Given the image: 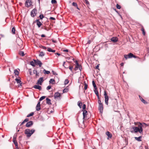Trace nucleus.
<instances>
[{"label": "nucleus", "mask_w": 149, "mask_h": 149, "mask_svg": "<svg viewBox=\"0 0 149 149\" xmlns=\"http://www.w3.org/2000/svg\"><path fill=\"white\" fill-rule=\"evenodd\" d=\"M36 22L37 25L38 27H39V28H40L41 26V25H42V24L41 23V22H40L39 21V19L36 20L35 21V22Z\"/></svg>", "instance_id": "9"}, {"label": "nucleus", "mask_w": 149, "mask_h": 149, "mask_svg": "<svg viewBox=\"0 0 149 149\" xmlns=\"http://www.w3.org/2000/svg\"><path fill=\"white\" fill-rule=\"evenodd\" d=\"M37 13V10L36 9H33L31 12V17H34L36 16Z\"/></svg>", "instance_id": "4"}, {"label": "nucleus", "mask_w": 149, "mask_h": 149, "mask_svg": "<svg viewBox=\"0 0 149 149\" xmlns=\"http://www.w3.org/2000/svg\"><path fill=\"white\" fill-rule=\"evenodd\" d=\"M91 42V41L90 40H88L87 42V43L90 44Z\"/></svg>", "instance_id": "64"}, {"label": "nucleus", "mask_w": 149, "mask_h": 149, "mask_svg": "<svg viewBox=\"0 0 149 149\" xmlns=\"http://www.w3.org/2000/svg\"><path fill=\"white\" fill-rule=\"evenodd\" d=\"M86 105L85 104H83V106H82V107L83 109L84 110V109L86 108Z\"/></svg>", "instance_id": "46"}, {"label": "nucleus", "mask_w": 149, "mask_h": 149, "mask_svg": "<svg viewBox=\"0 0 149 149\" xmlns=\"http://www.w3.org/2000/svg\"><path fill=\"white\" fill-rule=\"evenodd\" d=\"M92 84H93V86L94 87L95 89H97V87L96 86L95 81H92Z\"/></svg>", "instance_id": "23"}, {"label": "nucleus", "mask_w": 149, "mask_h": 149, "mask_svg": "<svg viewBox=\"0 0 149 149\" xmlns=\"http://www.w3.org/2000/svg\"><path fill=\"white\" fill-rule=\"evenodd\" d=\"M67 58L68 59H70V58H71L72 60H74V59L73 58H72V57H71L70 58H69V57H67Z\"/></svg>", "instance_id": "57"}, {"label": "nucleus", "mask_w": 149, "mask_h": 149, "mask_svg": "<svg viewBox=\"0 0 149 149\" xmlns=\"http://www.w3.org/2000/svg\"><path fill=\"white\" fill-rule=\"evenodd\" d=\"M116 8L118 9H120L121 8V6L120 5L117 4L116 6Z\"/></svg>", "instance_id": "38"}, {"label": "nucleus", "mask_w": 149, "mask_h": 149, "mask_svg": "<svg viewBox=\"0 0 149 149\" xmlns=\"http://www.w3.org/2000/svg\"><path fill=\"white\" fill-rule=\"evenodd\" d=\"M19 54L22 56H24L25 55L24 52L21 51L19 52Z\"/></svg>", "instance_id": "21"}, {"label": "nucleus", "mask_w": 149, "mask_h": 149, "mask_svg": "<svg viewBox=\"0 0 149 149\" xmlns=\"http://www.w3.org/2000/svg\"><path fill=\"white\" fill-rule=\"evenodd\" d=\"M103 107L102 104H101V105H99L98 109L99 110L100 113H102L103 112Z\"/></svg>", "instance_id": "10"}, {"label": "nucleus", "mask_w": 149, "mask_h": 149, "mask_svg": "<svg viewBox=\"0 0 149 149\" xmlns=\"http://www.w3.org/2000/svg\"><path fill=\"white\" fill-rule=\"evenodd\" d=\"M15 80L17 82L18 84L19 83H20L21 82V81L20 80V79H18L17 78L15 79Z\"/></svg>", "instance_id": "29"}, {"label": "nucleus", "mask_w": 149, "mask_h": 149, "mask_svg": "<svg viewBox=\"0 0 149 149\" xmlns=\"http://www.w3.org/2000/svg\"><path fill=\"white\" fill-rule=\"evenodd\" d=\"M40 109V106H38L37 105L36 106V110L37 111H38Z\"/></svg>", "instance_id": "35"}, {"label": "nucleus", "mask_w": 149, "mask_h": 149, "mask_svg": "<svg viewBox=\"0 0 149 149\" xmlns=\"http://www.w3.org/2000/svg\"><path fill=\"white\" fill-rule=\"evenodd\" d=\"M44 55V54L43 52H40L39 55V56L42 57Z\"/></svg>", "instance_id": "28"}, {"label": "nucleus", "mask_w": 149, "mask_h": 149, "mask_svg": "<svg viewBox=\"0 0 149 149\" xmlns=\"http://www.w3.org/2000/svg\"><path fill=\"white\" fill-rule=\"evenodd\" d=\"M29 120V119L28 118H26V119H25L24 120V121L25 122H27Z\"/></svg>", "instance_id": "51"}, {"label": "nucleus", "mask_w": 149, "mask_h": 149, "mask_svg": "<svg viewBox=\"0 0 149 149\" xmlns=\"http://www.w3.org/2000/svg\"><path fill=\"white\" fill-rule=\"evenodd\" d=\"M99 64H98L96 66V69H99Z\"/></svg>", "instance_id": "58"}, {"label": "nucleus", "mask_w": 149, "mask_h": 149, "mask_svg": "<svg viewBox=\"0 0 149 149\" xmlns=\"http://www.w3.org/2000/svg\"><path fill=\"white\" fill-rule=\"evenodd\" d=\"M46 103L49 105H51L52 104L51 102V100L50 99H49L48 98H46Z\"/></svg>", "instance_id": "18"}, {"label": "nucleus", "mask_w": 149, "mask_h": 149, "mask_svg": "<svg viewBox=\"0 0 149 149\" xmlns=\"http://www.w3.org/2000/svg\"><path fill=\"white\" fill-rule=\"evenodd\" d=\"M33 122L32 121H29V122H27L26 124V126L27 127H29L33 125Z\"/></svg>", "instance_id": "8"}, {"label": "nucleus", "mask_w": 149, "mask_h": 149, "mask_svg": "<svg viewBox=\"0 0 149 149\" xmlns=\"http://www.w3.org/2000/svg\"><path fill=\"white\" fill-rule=\"evenodd\" d=\"M33 72L34 74H37V71L36 70H34L33 71Z\"/></svg>", "instance_id": "53"}, {"label": "nucleus", "mask_w": 149, "mask_h": 149, "mask_svg": "<svg viewBox=\"0 0 149 149\" xmlns=\"http://www.w3.org/2000/svg\"><path fill=\"white\" fill-rule=\"evenodd\" d=\"M111 40L114 42H116L118 41V38L116 37H113L111 38Z\"/></svg>", "instance_id": "14"}, {"label": "nucleus", "mask_w": 149, "mask_h": 149, "mask_svg": "<svg viewBox=\"0 0 149 149\" xmlns=\"http://www.w3.org/2000/svg\"><path fill=\"white\" fill-rule=\"evenodd\" d=\"M142 138L141 136H139L138 137H135V139L137 141H141V138Z\"/></svg>", "instance_id": "19"}, {"label": "nucleus", "mask_w": 149, "mask_h": 149, "mask_svg": "<svg viewBox=\"0 0 149 149\" xmlns=\"http://www.w3.org/2000/svg\"><path fill=\"white\" fill-rule=\"evenodd\" d=\"M69 83V81L68 79H66L65 81V84H67Z\"/></svg>", "instance_id": "43"}, {"label": "nucleus", "mask_w": 149, "mask_h": 149, "mask_svg": "<svg viewBox=\"0 0 149 149\" xmlns=\"http://www.w3.org/2000/svg\"><path fill=\"white\" fill-rule=\"evenodd\" d=\"M72 5L74 6L77 7V4L76 3H75L74 2H73L72 3Z\"/></svg>", "instance_id": "36"}, {"label": "nucleus", "mask_w": 149, "mask_h": 149, "mask_svg": "<svg viewBox=\"0 0 149 149\" xmlns=\"http://www.w3.org/2000/svg\"><path fill=\"white\" fill-rule=\"evenodd\" d=\"M87 111L86 110H84L83 111V119H84V118H85L86 116L87 115Z\"/></svg>", "instance_id": "13"}, {"label": "nucleus", "mask_w": 149, "mask_h": 149, "mask_svg": "<svg viewBox=\"0 0 149 149\" xmlns=\"http://www.w3.org/2000/svg\"><path fill=\"white\" fill-rule=\"evenodd\" d=\"M75 63L76 64V65H79L77 61H75Z\"/></svg>", "instance_id": "60"}, {"label": "nucleus", "mask_w": 149, "mask_h": 149, "mask_svg": "<svg viewBox=\"0 0 149 149\" xmlns=\"http://www.w3.org/2000/svg\"><path fill=\"white\" fill-rule=\"evenodd\" d=\"M141 31L143 32V34L144 35H145L146 33L144 31V30L143 28H142L141 29Z\"/></svg>", "instance_id": "37"}, {"label": "nucleus", "mask_w": 149, "mask_h": 149, "mask_svg": "<svg viewBox=\"0 0 149 149\" xmlns=\"http://www.w3.org/2000/svg\"><path fill=\"white\" fill-rule=\"evenodd\" d=\"M138 127H132L130 132L132 133H136L138 132H139L141 134L143 133V129L142 127L145 125L146 126H148V125L144 123H138Z\"/></svg>", "instance_id": "1"}, {"label": "nucleus", "mask_w": 149, "mask_h": 149, "mask_svg": "<svg viewBox=\"0 0 149 149\" xmlns=\"http://www.w3.org/2000/svg\"><path fill=\"white\" fill-rule=\"evenodd\" d=\"M106 134L108 136V139H109V138H111L112 137V134L110 133V132L108 131L107 132H106Z\"/></svg>", "instance_id": "16"}, {"label": "nucleus", "mask_w": 149, "mask_h": 149, "mask_svg": "<svg viewBox=\"0 0 149 149\" xmlns=\"http://www.w3.org/2000/svg\"><path fill=\"white\" fill-rule=\"evenodd\" d=\"M43 81V77H42L39 78L38 80L37 84H38L41 85Z\"/></svg>", "instance_id": "7"}, {"label": "nucleus", "mask_w": 149, "mask_h": 149, "mask_svg": "<svg viewBox=\"0 0 149 149\" xmlns=\"http://www.w3.org/2000/svg\"><path fill=\"white\" fill-rule=\"evenodd\" d=\"M14 72L16 75H18L19 74V72L16 69L14 70Z\"/></svg>", "instance_id": "24"}, {"label": "nucleus", "mask_w": 149, "mask_h": 149, "mask_svg": "<svg viewBox=\"0 0 149 149\" xmlns=\"http://www.w3.org/2000/svg\"><path fill=\"white\" fill-rule=\"evenodd\" d=\"M40 19H42L44 17V16L43 15H40L39 16Z\"/></svg>", "instance_id": "39"}, {"label": "nucleus", "mask_w": 149, "mask_h": 149, "mask_svg": "<svg viewBox=\"0 0 149 149\" xmlns=\"http://www.w3.org/2000/svg\"><path fill=\"white\" fill-rule=\"evenodd\" d=\"M52 49L50 48H48L47 49V51L49 52H52Z\"/></svg>", "instance_id": "47"}, {"label": "nucleus", "mask_w": 149, "mask_h": 149, "mask_svg": "<svg viewBox=\"0 0 149 149\" xmlns=\"http://www.w3.org/2000/svg\"><path fill=\"white\" fill-rule=\"evenodd\" d=\"M69 69H70V70L71 71H72V69H73V67L72 66H70L69 67Z\"/></svg>", "instance_id": "50"}, {"label": "nucleus", "mask_w": 149, "mask_h": 149, "mask_svg": "<svg viewBox=\"0 0 149 149\" xmlns=\"http://www.w3.org/2000/svg\"><path fill=\"white\" fill-rule=\"evenodd\" d=\"M30 64L31 65L35 67V65L34 64V63L33 61H31L30 62Z\"/></svg>", "instance_id": "31"}, {"label": "nucleus", "mask_w": 149, "mask_h": 149, "mask_svg": "<svg viewBox=\"0 0 149 149\" xmlns=\"http://www.w3.org/2000/svg\"><path fill=\"white\" fill-rule=\"evenodd\" d=\"M54 81H55V80L54 79H50V80L49 81V82L50 83H51V84H54V83H53V82H54Z\"/></svg>", "instance_id": "26"}, {"label": "nucleus", "mask_w": 149, "mask_h": 149, "mask_svg": "<svg viewBox=\"0 0 149 149\" xmlns=\"http://www.w3.org/2000/svg\"><path fill=\"white\" fill-rule=\"evenodd\" d=\"M45 97H45V96H42L40 98L39 101H42L45 98Z\"/></svg>", "instance_id": "30"}, {"label": "nucleus", "mask_w": 149, "mask_h": 149, "mask_svg": "<svg viewBox=\"0 0 149 149\" xmlns=\"http://www.w3.org/2000/svg\"><path fill=\"white\" fill-rule=\"evenodd\" d=\"M35 132V130L32 129L30 130L29 129H26L25 131V134L28 137H30Z\"/></svg>", "instance_id": "2"}, {"label": "nucleus", "mask_w": 149, "mask_h": 149, "mask_svg": "<svg viewBox=\"0 0 149 149\" xmlns=\"http://www.w3.org/2000/svg\"><path fill=\"white\" fill-rule=\"evenodd\" d=\"M104 96H105V97H108V96L107 95V93H106V91H104Z\"/></svg>", "instance_id": "49"}, {"label": "nucleus", "mask_w": 149, "mask_h": 149, "mask_svg": "<svg viewBox=\"0 0 149 149\" xmlns=\"http://www.w3.org/2000/svg\"><path fill=\"white\" fill-rule=\"evenodd\" d=\"M98 103L99 104V105H101V104H102L101 102V101L100 100H98Z\"/></svg>", "instance_id": "48"}, {"label": "nucleus", "mask_w": 149, "mask_h": 149, "mask_svg": "<svg viewBox=\"0 0 149 149\" xmlns=\"http://www.w3.org/2000/svg\"><path fill=\"white\" fill-rule=\"evenodd\" d=\"M25 122L24 120L21 124L20 125H23Z\"/></svg>", "instance_id": "62"}, {"label": "nucleus", "mask_w": 149, "mask_h": 149, "mask_svg": "<svg viewBox=\"0 0 149 149\" xmlns=\"http://www.w3.org/2000/svg\"><path fill=\"white\" fill-rule=\"evenodd\" d=\"M32 2L31 0H26L25 3V6L26 7H29L32 5Z\"/></svg>", "instance_id": "5"}, {"label": "nucleus", "mask_w": 149, "mask_h": 149, "mask_svg": "<svg viewBox=\"0 0 149 149\" xmlns=\"http://www.w3.org/2000/svg\"><path fill=\"white\" fill-rule=\"evenodd\" d=\"M33 87L35 89H38L40 90H42L41 87L38 85H35Z\"/></svg>", "instance_id": "11"}, {"label": "nucleus", "mask_w": 149, "mask_h": 149, "mask_svg": "<svg viewBox=\"0 0 149 149\" xmlns=\"http://www.w3.org/2000/svg\"><path fill=\"white\" fill-rule=\"evenodd\" d=\"M33 114H34V113L33 112H31L27 116V117H29L30 116H33Z\"/></svg>", "instance_id": "27"}, {"label": "nucleus", "mask_w": 149, "mask_h": 149, "mask_svg": "<svg viewBox=\"0 0 149 149\" xmlns=\"http://www.w3.org/2000/svg\"><path fill=\"white\" fill-rule=\"evenodd\" d=\"M94 91L95 92V93L96 94V95H98V94H99L98 92V91H97L96 90H94Z\"/></svg>", "instance_id": "45"}, {"label": "nucleus", "mask_w": 149, "mask_h": 149, "mask_svg": "<svg viewBox=\"0 0 149 149\" xmlns=\"http://www.w3.org/2000/svg\"><path fill=\"white\" fill-rule=\"evenodd\" d=\"M78 69H79L81 71V69H82V67H81V66L80 65H79V68Z\"/></svg>", "instance_id": "52"}, {"label": "nucleus", "mask_w": 149, "mask_h": 149, "mask_svg": "<svg viewBox=\"0 0 149 149\" xmlns=\"http://www.w3.org/2000/svg\"><path fill=\"white\" fill-rule=\"evenodd\" d=\"M61 94L58 92L55 93L54 97L55 99L60 100L61 99Z\"/></svg>", "instance_id": "3"}, {"label": "nucleus", "mask_w": 149, "mask_h": 149, "mask_svg": "<svg viewBox=\"0 0 149 149\" xmlns=\"http://www.w3.org/2000/svg\"><path fill=\"white\" fill-rule=\"evenodd\" d=\"M34 62L37 65H39V67H41L42 65V63L40 61L38 60H33Z\"/></svg>", "instance_id": "6"}, {"label": "nucleus", "mask_w": 149, "mask_h": 149, "mask_svg": "<svg viewBox=\"0 0 149 149\" xmlns=\"http://www.w3.org/2000/svg\"><path fill=\"white\" fill-rule=\"evenodd\" d=\"M15 29L14 27H13L12 29V32L13 34H15Z\"/></svg>", "instance_id": "33"}, {"label": "nucleus", "mask_w": 149, "mask_h": 149, "mask_svg": "<svg viewBox=\"0 0 149 149\" xmlns=\"http://www.w3.org/2000/svg\"><path fill=\"white\" fill-rule=\"evenodd\" d=\"M109 100V97H105V102L107 105L108 104V101Z\"/></svg>", "instance_id": "20"}, {"label": "nucleus", "mask_w": 149, "mask_h": 149, "mask_svg": "<svg viewBox=\"0 0 149 149\" xmlns=\"http://www.w3.org/2000/svg\"><path fill=\"white\" fill-rule=\"evenodd\" d=\"M84 89H85V90H86L87 88L88 85H87V84L85 82L84 83Z\"/></svg>", "instance_id": "32"}, {"label": "nucleus", "mask_w": 149, "mask_h": 149, "mask_svg": "<svg viewBox=\"0 0 149 149\" xmlns=\"http://www.w3.org/2000/svg\"><path fill=\"white\" fill-rule=\"evenodd\" d=\"M13 142L15 145L16 148H17L18 147V143L15 140V139L14 137L13 138Z\"/></svg>", "instance_id": "15"}, {"label": "nucleus", "mask_w": 149, "mask_h": 149, "mask_svg": "<svg viewBox=\"0 0 149 149\" xmlns=\"http://www.w3.org/2000/svg\"><path fill=\"white\" fill-rule=\"evenodd\" d=\"M39 74V73H38V72L37 73V74H36V77H37L38 76Z\"/></svg>", "instance_id": "63"}, {"label": "nucleus", "mask_w": 149, "mask_h": 149, "mask_svg": "<svg viewBox=\"0 0 149 149\" xmlns=\"http://www.w3.org/2000/svg\"><path fill=\"white\" fill-rule=\"evenodd\" d=\"M51 2L52 4H56L57 3V1L56 0H52Z\"/></svg>", "instance_id": "34"}, {"label": "nucleus", "mask_w": 149, "mask_h": 149, "mask_svg": "<svg viewBox=\"0 0 149 149\" xmlns=\"http://www.w3.org/2000/svg\"><path fill=\"white\" fill-rule=\"evenodd\" d=\"M50 19H52V20H55V18H54V17H51L50 18Z\"/></svg>", "instance_id": "56"}, {"label": "nucleus", "mask_w": 149, "mask_h": 149, "mask_svg": "<svg viewBox=\"0 0 149 149\" xmlns=\"http://www.w3.org/2000/svg\"><path fill=\"white\" fill-rule=\"evenodd\" d=\"M44 73L45 74H49L50 73V72L49 71H47L45 69H44L43 70Z\"/></svg>", "instance_id": "22"}, {"label": "nucleus", "mask_w": 149, "mask_h": 149, "mask_svg": "<svg viewBox=\"0 0 149 149\" xmlns=\"http://www.w3.org/2000/svg\"><path fill=\"white\" fill-rule=\"evenodd\" d=\"M63 52H68V50L67 49H64L63 50Z\"/></svg>", "instance_id": "54"}, {"label": "nucleus", "mask_w": 149, "mask_h": 149, "mask_svg": "<svg viewBox=\"0 0 149 149\" xmlns=\"http://www.w3.org/2000/svg\"><path fill=\"white\" fill-rule=\"evenodd\" d=\"M124 57L126 59H127L129 58L128 55H124Z\"/></svg>", "instance_id": "42"}, {"label": "nucleus", "mask_w": 149, "mask_h": 149, "mask_svg": "<svg viewBox=\"0 0 149 149\" xmlns=\"http://www.w3.org/2000/svg\"><path fill=\"white\" fill-rule=\"evenodd\" d=\"M82 105V103L81 102L79 101L78 102V105L79 107L80 108H81V106Z\"/></svg>", "instance_id": "25"}, {"label": "nucleus", "mask_w": 149, "mask_h": 149, "mask_svg": "<svg viewBox=\"0 0 149 149\" xmlns=\"http://www.w3.org/2000/svg\"><path fill=\"white\" fill-rule=\"evenodd\" d=\"M42 48L44 49H47V47L44 46H42Z\"/></svg>", "instance_id": "59"}, {"label": "nucleus", "mask_w": 149, "mask_h": 149, "mask_svg": "<svg viewBox=\"0 0 149 149\" xmlns=\"http://www.w3.org/2000/svg\"><path fill=\"white\" fill-rule=\"evenodd\" d=\"M139 97L140 100L144 104H146L147 103V102L144 100L139 95Z\"/></svg>", "instance_id": "17"}, {"label": "nucleus", "mask_w": 149, "mask_h": 149, "mask_svg": "<svg viewBox=\"0 0 149 149\" xmlns=\"http://www.w3.org/2000/svg\"><path fill=\"white\" fill-rule=\"evenodd\" d=\"M37 105L38 106H40V101L38 102Z\"/></svg>", "instance_id": "61"}, {"label": "nucleus", "mask_w": 149, "mask_h": 149, "mask_svg": "<svg viewBox=\"0 0 149 149\" xmlns=\"http://www.w3.org/2000/svg\"><path fill=\"white\" fill-rule=\"evenodd\" d=\"M68 91V89L67 88H65L63 90V93H66Z\"/></svg>", "instance_id": "40"}, {"label": "nucleus", "mask_w": 149, "mask_h": 149, "mask_svg": "<svg viewBox=\"0 0 149 149\" xmlns=\"http://www.w3.org/2000/svg\"><path fill=\"white\" fill-rule=\"evenodd\" d=\"M29 74H30V75H31L32 74H31L32 72L31 71V69H29Z\"/></svg>", "instance_id": "55"}, {"label": "nucleus", "mask_w": 149, "mask_h": 149, "mask_svg": "<svg viewBox=\"0 0 149 149\" xmlns=\"http://www.w3.org/2000/svg\"><path fill=\"white\" fill-rule=\"evenodd\" d=\"M51 88V86H48L47 88V90H48L50 89Z\"/></svg>", "instance_id": "44"}, {"label": "nucleus", "mask_w": 149, "mask_h": 149, "mask_svg": "<svg viewBox=\"0 0 149 149\" xmlns=\"http://www.w3.org/2000/svg\"><path fill=\"white\" fill-rule=\"evenodd\" d=\"M129 58H132V57H133L135 58H137V57L136 56H135L133 55V54L132 53H129V54H128Z\"/></svg>", "instance_id": "12"}, {"label": "nucleus", "mask_w": 149, "mask_h": 149, "mask_svg": "<svg viewBox=\"0 0 149 149\" xmlns=\"http://www.w3.org/2000/svg\"><path fill=\"white\" fill-rule=\"evenodd\" d=\"M79 65H76L75 67L74 68L75 70H77L79 68Z\"/></svg>", "instance_id": "41"}]
</instances>
